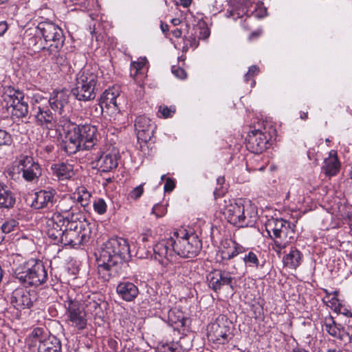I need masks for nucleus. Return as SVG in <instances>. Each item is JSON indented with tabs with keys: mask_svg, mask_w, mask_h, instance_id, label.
I'll use <instances>...</instances> for the list:
<instances>
[{
	"mask_svg": "<svg viewBox=\"0 0 352 352\" xmlns=\"http://www.w3.org/2000/svg\"><path fill=\"white\" fill-rule=\"evenodd\" d=\"M10 107H12V114L16 118H24L28 114V103L25 100V97L21 101H16L15 104H12Z\"/></svg>",
	"mask_w": 352,
	"mask_h": 352,
	"instance_id": "obj_37",
	"label": "nucleus"
},
{
	"mask_svg": "<svg viewBox=\"0 0 352 352\" xmlns=\"http://www.w3.org/2000/svg\"><path fill=\"white\" fill-rule=\"evenodd\" d=\"M217 184L218 186L216 187L215 190H214V196L215 199L223 196L226 191V188L223 186L225 184L224 177H219L217 179Z\"/></svg>",
	"mask_w": 352,
	"mask_h": 352,
	"instance_id": "obj_41",
	"label": "nucleus"
},
{
	"mask_svg": "<svg viewBox=\"0 0 352 352\" xmlns=\"http://www.w3.org/2000/svg\"><path fill=\"white\" fill-rule=\"evenodd\" d=\"M144 65V60L133 62L131 65V75L136 76L139 70L142 69Z\"/></svg>",
	"mask_w": 352,
	"mask_h": 352,
	"instance_id": "obj_50",
	"label": "nucleus"
},
{
	"mask_svg": "<svg viewBox=\"0 0 352 352\" xmlns=\"http://www.w3.org/2000/svg\"><path fill=\"white\" fill-rule=\"evenodd\" d=\"M69 219V216L63 217L59 213H54L47 222V234L54 244H59L64 228Z\"/></svg>",
	"mask_w": 352,
	"mask_h": 352,
	"instance_id": "obj_11",
	"label": "nucleus"
},
{
	"mask_svg": "<svg viewBox=\"0 0 352 352\" xmlns=\"http://www.w3.org/2000/svg\"><path fill=\"white\" fill-rule=\"evenodd\" d=\"M208 336L219 344L228 343L232 338L231 322L225 316H219L208 325Z\"/></svg>",
	"mask_w": 352,
	"mask_h": 352,
	"instance_id": "obj_9",
	"label": "nucleus"
},
{
	"mask_svg": "<svg viewBox=\"0 0 352 352\" xmlns=\"http://www.w3.org/2000/svg\"><path fill=\"white\" fill-rule=\"evenodd\" d=\"M16 199L12 192L3 183H0V208H11Z\"/></svg>",
	"mask_w": 352,
	"mask_h": 352,
	"instance_id": "obj_30",
	"label": "nucleus"
},
{
	"mask_svg": "<svg viewBox=\"0 0 352 352\" xmlns=\"http://www.w3.org/2000/svg\"><path fill=\"white\" fill-rule=\"evenodd\" d=\"M172 34L175 38H180L182 36V31L181 29L176 28L175 30L172 31Z\"/></svg>",
	"mask_w": 352,
	"mask_h": 352,
	"instance_id": "obj_60",
	"label": "nucleus"
},
{
	"mask_svg": "<svg viewBox=\"0 0 352 352\" xmlns=\"http://www.w3.org/2000/svg\"><path fill=\"white\" fill-rule=\"evenodd\" d=\"M171 71L172 73L179 79H184L186 77L185 70L179 67L173 66Z\"/></svg>",
	"mask_w": 352,
	"mask_h": 352,
	"instance_id": "obj_52",
	"label": "nucleus"
},
{
	"mask_svg": "<svg viewBox=\"0 0 352 352\" xmlns=\"http://www.w3.org/2000/svg\"><path fill=\"white\" fill-rule=\"evenodd\" d=\"M208 286L214 292H218L225 286H229L232 290L234 289L233 285L234 278L229 272L221 270H214L209 272L206 276Z\"/></svg>",
	"mask_w": 352,
	"mask_h": 352,
	"instance_id": "obj_12",
	"label": "nucleus"
},
{
	"mask_svg": "<svg viewBox=\"0 0 352 352\" xmlns=\"http://www.w3.org/2000/svg\"><path fill=\"white\" fill-rule=\"evenodd\" d=\"M269 140V135L262 131H251L247 140V148L252 153H261L267 148Z\"/></svg>",
	"mask_w": 352,
	"mask_h": 352,
	"instance_id": "obj_18",
	"label": "nucleus"
},
{
	"mask_svg": "<svg viewBox=\"0 0 352 352\" xmlns=\"http://www.w3.org/2000/svg\"><path fill=\"white\" fill-rule=\"evenodd\" d=\"M152 213L154 214L156 217H161L165 214L166 211L162 206L155 204L153 208Z\"/></svg>",
	"mask_w": 352,
	"mask_h": 352,
	"instance_id": "obj_55",
	"label": "nucleus"
},
{
	"mask_svg": "<svg viewBox=\"0 0 352 352\" xmlns=\"http://www.w3.org/2000/svg\"><path fill=\"white\" fill-rule=\"evenodd\" d=\"M160 28L163 33L166 34L168 32V25H167L166 23L162 22Z\"/></svg>",
	"mask_w": 352,
	"mask_h": 352,
	"instance_id": "obj_64",
	"label": "nucleus"
},
{
	"mask_svg": "<svg viewBox=\"0 0 352 352\" xmlns=\"http://www.w3.org/2000/svg\"><path fill=\"white\" fill-rule=\"evenodd\" d=\"M168 322L174 328L184 327L186 325V318L184 313L178 309H172L168 314Z\"/></svg>",
	"mask_w": 352,
	"mask_h": 352,
	"instance_id": "obj_32",
	"label": "nucleus"
},
{
	"mask_svg": "<svg viewBox=\"0 0 352 352\" xmlns=\"http://www.w3.org/2000/svg\"><path fill=\"white\" fill-rule=\"evenodd\" d=\"M144 184H142L131 190L128 195L129 199L134 201L139 199L144 193Z\"/></svg>",
	"mask_w": 352,
	"mask_h": 352,
	"instance_id": "obj_44",
	"label": "nucleus"
},
{
	"mask_svg": "<svg viewBox=\"0 0 352 352\" xmlns=\"http://www.w3.org/2000/svg\"><path fill=\"white\" fill-rule=\"evenodd\" d=\"M14 276L25 286H39L47 280V270L41 261L30 260L19 264Z\"/></svg>",
	"mask_w": 352,
	"mask_h": 352,
	"instance_id": "obj_3",
	"label": "nucleus"
},
{
	"mask_svg": "<svg viewBox=\"0 0 352 352\" xmlns=\"http://www.w3.org/2000/svg\"><path fill=\"white\" fill-rule=\"evenodd\" d=\"M273 239L272 250L277 254H280L281 250L289 245V240H288L287 234V227L280 233H278L277 236H274Z\"/></svg>",
	"mask_w": 352,
	"mask_h": 352,
	"instance_id": "obj_34",
	"label": "nucleus"
},
{
	"mask_svg": "<svg viewBox=\"0 0 352 352\" xmlns=\"http://www.w3.org/2000/svg\"><path fill=\"white\" fill-rule=\"evenodd\" d=\"M38 352H62L61 343L56 338L41 342L38 346Z\"/></svg>",
	"mask_w": 352,
	"mask_h": 352,
	"instance_id": "obj_33",
	"label": "nucleus"
},
{
	"mask_svg": "<svg viewBox=\"0 0 352 352\" xmlns=\"http://www.w3.org/2000/svg\"><path fill=\"white\" fill-rule=\"evenodd\" d=\"M119 98L120 90L118 87H113L106 89L99 99V113H106L111 117L118 114L120 112Z\"/></svg>",
	"mask_w": 352,
	"mask_h": 352,
	"instance_id": "obj_10",
	"label": "nucleus"
},
{
	"mask_svg": "<svg viewBox=\"0 0 352 352\" xmlns=\"http://www.w3.org/2000/svg\"><path fill=\"white\" fill-rule=\"evenodd\" d=\"M116 292L124 300L129 302L133 300L138 296L139 289L133 283L124 281L117 285Z\"/></svg>",
	"mask_w": 352,
	"mask_h": 352,
	"instance_id": "obj_24",
	"label": "nucleus"
},
{
	"mask_svg": "<svg viewBox=\"0 0 352 352\" xmlns=\"http://www.w3.org/2000/svg\"><path fill=\"white\" fill-rule=\"evenodd\" d=\"M45 56H51L52 60H53L57 65H64L66 62V59L63 55L60 54V51L57 52L56 54H47V52H44Z\"/></svg>",
	"mask_w": 352,
	"mask_h": 352,
	"instance_id": "obj_49",
	"label": "nucleus"
},
{
	"mask_svg": "<svg viewBox=\"0 0 352 352\" xmlns=\"http://www.w3.org/2000/svg\"><path fill=\"white\" fill-rule=\"evenodd\" d=\"M36 300L34 294H31L30 291L23 287L15 289L11 294L10 303L19 311L26 309H30Z\"/></svg>",
	"mask_w": 352,
	"mask_h": 352,
	"instance_id": "obj_13",
	"label": "nucleus"
},
{
	"mask_svg": "<svg viewBox=\"0 0 352 352\" xmlns=\"http://www.w3.org/2000/svg\"><path fill=\"white\" fill-rule=\"evenodd\" d=\"M18 226L19 223L16 220L14 219H6L0 226L1 236L5 237V234L14 232L17 230Z\"/></svg>",
	"mask_w": 352,
	"mask_h": 352,
	"instance_id": "obj_38",
	"label": "nucleus"
},
{
	"mask_svg": "<svg viewBox=\"0 0 352 352\" xmlns=\"http://www.w3.org/2000/svg\"><path fill=\"white\" fill-rule=\"evenodd\" d=\"M324 326L326 331L331 336L343 340L346 333L341 324H337L333 318L331 316L326 317L324 320Z\"/></svg>",
	"mask_w": 352,
	"mask_h": 352,
	"instance_id": "obj_27",
	"label": "nucleus"
},
{
	"mask_svg": "<svg viewBox=\"0 0 352 352\" xmlns=\"http://www.w3.org/2000/svg\"><path fill=\"white\" fill-rule=\"evenodd\" d=\"M210 35V31L208 28H204L201 30L200 34H199V38L206 39Z\"/></svg>",
	"mask_w": 352,
	"mask_h": 352,
	"instance_id": "obj_57",
	"label": "nucleus"
},
{
	"mask_svg": "<svg viewBox=\"0 0 352 352\" xmlns=\"http://www.w3.org/2000/svg\"><path fill=\"white\" fill-rule=\"evenodd\" d=\"M38 111L35 114L36 123L38 126L47 130H55L57 126H61L60 120L63 117L60 116L58 119L56 114L53 113L47 106H38Z\"/></svg>",
	"mask_w": 352,
	"mask_h": 352,
	"instance_id": "obj_14",
	"label": "nucleus"
},
{
	"mask_svg": "<svg viewBox=\"0 0 352 352\" xmlns=\"http://www.w3.org/2000/svg\"><path fill=\"white\" fill-rule=\"evenodd\" d=\"M175 188V182L174 179H173L170 177L167 178L166 180L164 186V191L166 192H170L174 190Z\"/></svg>",
	"mask_w": 352,
	"mask_h": 352,
	"instance_id": "obj_54",
	"label": "nucleus"
},
{
	"mask_svg": "<svg viewBox=\"0 0 352 352\" xmlns=\"http://www.w3.org/2000/svg\"><path fill=\"white\" fill-rule=\"evenodd\" d=\"M175 113V107H167V106H160L158 113L160 118H171Z\"/></svg>",
	"mask_w": 352,
	"mask_h": 352,
	"instance_id": "obj_42",
	"label": "nucleus"
},
{
	"mask_svg": "<svg viewBox=\"0 0 352 352\" xmlns=\"http://www.w3.org/2000/svg\"><path fill=\"white\" fill-rule=\"evenodd\" d=\"M8 30V24L6 21L0 22V36H2Z\"/></svg>",
	"mask_w": 352,
	"mask_h": 352,
	"instance_id": "obj_58",
	"label": "nucleus"
},
{
	"mask_svg": "<svg viewBox=\"0 0 352 352\" xmlns=\"http://www.w3.org/2000/svg\"><path fill=\"white\" fill-rule=\"evenodd\" d=\"M12 143L11 135L5 130L0 129V146H10Z\"/></svg>",
	"mask_w": 352,
	"mask_h": 352,
	"instance_id": "obj_45",
	"label": "nucleus"
},
{
	"mask_svg": "<svg viewBox=\"0 0 352 352\" xmlns=\"http://www.w3.org/2000/svg\"><path fill=\"white\" fill-rule=\"evenodd\" d=\"M52 175L58 181L68 180L74 175L73 165L69 163L59 162L51 166Z\"/></svg>",
	"mask_w": 352,
	"mask_h": 352,
	"instance_id": "obj_23",
	"label": "nucleus"
},
{
	"mask_svg": "<svg viewBox=\"0 0 352 352\" xmlns=\"http://www.w3.org/2000/svg\"><path fill=\"white\" fill-rule=\"evenodd\" d=\"M245 207L241 203L231 202L225 206L223 214L228 221L239 227H252L257 217L254 211L247 212Z\"/></svg>",
	"mask_w": 352,
	"mask_h": 352,
	"instance_id": "obj_8",
	"label": "nucleus"
},
{
	"mask_svg": "<svg viewBox=\"0 0 352 352\" xmlns=\"http://www.w3.org/2000/svg\"><path fill=\"white\" fill-rule=\"evenodd\" d=\"M84 220L83 217H70L59 243L77 247L88 242L90 230L86 228Z\"/></svg>",
	"mask_w": 352,
	"mask_h": 352,
	"instance_id": "obj_6",
	"label": "nucleus"
},
{
	"mask_svg": "<svg viewBox=\"0 0 352 352\" xmlns=\"http://www.w3.org/2000/svg\"><path fill=\"white\" fill-rule=\"evenodd\" d=\"M21 171V166L19 164L18 165L12 166L8 170L7 173L12 179H16L19 177Z\"/></svg>",
	"mask_w": 352,
	"mask_h": 352,
	"instance_id": "obj_48",
	"label": "nucleus"
},
{
	"mask_svg": "<svg viewBox=\"0 0 352 352\" xmlns=\"http://www.w3.org/2000/svg\"><path fill=\"white\" fill-rule=\"evenodd\" d=\"M98 87L97 75L85 68L77 74L71 93L79 101H91L96 98Z\"/></svg>",
	"mask_w": 352,
	"mask_h": 352,
	"instance_id": "obj_5",
	"label": "nucleus"
},
{
	"mask_svg": "<svg viewBox=\"0 0 352 352\" xmlns=\"http://www.w3.org/2000/svg\"><path fill=\"white\" fill-rule=\"evenodd\" d=\"M67 313L69 322L72 326L78 330H82L87 327V319L85 313L80 307V303L77 300H69Z\"/></svg>",
	"mask_w": 352,
	"mask_h": 352,
	"instance_id": "obj_17",
	"label": "nucleus"
},
{
	"mask_svg": "<svg viewBox=\"0 0 352 352\" xmlns=\"http://www.w3.org/2000/svg\"><path fill=\"white\" fill-rule=\"evenodd\" d=\"M36 34L43 37L45 45L41 50L47 54H56L63 46L65 36L63 30L52 21L45 20L36 26Z\"/></svg>",
	"mask_w": 352,
	"mask_h": 352,
	"instance_id": "obj_4",
	"label": "nucleus"
},
{
	"mask_svg": "<svg viewBox=\"0 0 352 352\" xmlns=\"http://www.w3.org/2000/svg\"><path fill=\"white\" fill-rule=\"evenodd\" d=\"M314 155H315V151L314 148H310L309 149V151H307V157L309 160H316V159L314 158Z\"/></svg>",
	"mask_w": 352,
	"mask_h": 352,
	"instance_id": "obj_62",
	"label": "nucleus"
},
{
	"mask_svg": "<svg viewBox=\"0 0 352 352\" xmlns=\"http://www.w3.org/2000/svg\"><path fill=\"white\" fill-rule=\"evenodd\" d=\"M36 151L42 157L47 159L50 157L54 152V144H48L40 145Z\"/></svg>",
	"mask_w": 352,
	"mask_h": 352,
	"instance_id": "obj_40",
	"label": "nucleus"
},
{
	"mask_svg": "<svg viewBox=\"0 0 352 352\" xmlns=\"http://www.w3.org/2000/svg\"><path fill=\"white\" fill-rule=\"evenodd\" d=\"M30 30H27L25 33L23 41L29 48H32L34 50H41L42 47H37L38 41L41 40L36 33L32 34L29 32Z\"/></svg>",
	"mask_w": 352,
	"mask_h": 352,
	"instance_id": "obj_39",
	"label": "nucleus"
},
{
	"mask_svg": "<svg viewBox=\"0 0 352 352\" xmlns=\"http://www.w3.org/2000/svg\"><path fill=\"white\" fill-rule=\"evenodd\" d=\"M65 2H71L74 4H79V5H82V6H85V3H86V0H65Z\"/></svg>",
	"mask_w": 352,
	"mask_h": 352,
	"instance_id": "obj_61",
	"label": "nucleus"
},
{
	"mask_svg": "<svg viewBox=\"0 0 352 352\" xmlns=\"http://www.w3.org/2000/svg\"><path fill=\"white\" fill-rule=\"evenodd\" d=\"M286 227H287V234L288 240H289V244H290L294 239L296 226H295V224L291 223L290 222H289V223L287 224Z\"/></svg>",
	"mask_w": 352,
	"mask_h": 352,
	"instance_id": "obj_53",
	"label": "nucleus"
},
{
	"mask_svg": "<svg viewBox=\"0 0 352 352\" xmlns=\"http://www.w3.org/2000/svg\"><path fill=\"white\" fill-rule=\"evenodd\" d=\"M245 252V248L237 244L235 241H226L223 249L221 250V257L223 260H230L238 254Z\"/></svg>",
	"mask_w": 352,
	"mask_h": 352,
	"instance_id": "obj_29",
	"label": "nucleus"
},
{
	"mask_svg": "<svg viewBox=\"0 0 352 352\" xmlns=\"http://www.w3.org/2000/svg\"><path fill=\"white\" fill-rule=\"evenodd\" d=\"M350 318L346 322L347 325V336L352 338V313L350 312Z\"/></svg>",
	"mask_w": 352,
	"mask_h": 352,
	"instance_id": "obj_56",
	"label": "nucleus"
},
{
	"mask_svg": "<svg viewBox=\"0 0 352 352\" xmlns=\"http://www.w3.org/2000/svg\"><path fill=\"white\" fill-rule=\"evenodd\" d=\"M94 208L98 214H102L107 211V204L103 199H98L94 202Z\"/></svg>",
	"mask_w": 352,
	"mask_h": 352,
	"instance_id": "obj_46",
	"label": "nucleus"
},
{
	"mask_svg": "<svg viewBox=\"0 0 352 352\" xmlns=\"http://www.w3.org/2000/svg\"><path fill=\"white\" fill-rule=\"evenodd\" d=\"M289 221L283 219H272L268 220L266 230L270 234L272 232L274 236H277L278 233L285 229Z\"/></svg>",
	"mask_w": 352,
	"mask_h": 352,
	"instance_id": "obj_35",
	"label": "nucleus"
},
{
	"mask_svg": "<svg viewBox=\"0 0 352 352\" xmlns=\"http://www.w3.org/2000/svg\"><path fill=\"white\" fill-rule=\"evenodd\" d=\"M24 96L23 91L12 86H6L3 88L2 97L3 101L6 103L8 109L10 108V106L12 104H15L16 101H21Z\"/></svg>",
	"mask_w": 352,
	"mask_h": 352,
	"instance_id": "obj_28",
	"label": "nucleus"
},
{
	"mask_svg": "<svg viewBox=\"0 0 352 352\" xmlns=\"http://www.w3.org/2000/svg\"><path fill=\"white\" fill-rule=\"evenodd\" d=\"M302 260V253L296 248H291L289 252L283 258L284 265L290 269H296Z\"/></svg>",
	"mask_w": 352,
	"mask_h": 352,
	"instance_id": "obj_31",
	"label": "nucleus"
},
{
	"mask_svg": "<svg viewBox=\"0 0 352 352\" xmlns=\"http://www.w3.org/2000/svg\"><path fill=\"white\" fill-rule=\"evenodd\" d=\"M60 122L66 133L63 149L69 155L75 154L80 150L94 148L97 146L98 129L95 126L78 125L67 117H63Z\"/></svg>",
	"mask_w": 352,
	"mask_h": 352,
	"instance_id": "obj_2",
	"label": "nucleus"
},
{
	"mask_svg": "<svg viewBox=\"0 0 352 352\" xmlns=\"http://www.w3.org/2000/svg\"><path fill=\"white\" fill-rule=\"evenodd\" d=\"M98 255L104 261L122 265L130 257L129 245L123 238H111L102 245Z\"/></svg>",
	"mask_w": 352,
	"mask_h": 352,
	"instance_id": "obj_7",
	"label": "nucleus"
},
{
	"mask_svg": "<svg viewBox=\"0 0 352 352\" xmlns=\"http://www.w3.org/2000/svg\"><path fill=\"white\" fill-rule=\"evenodd\" d=\"M202 248V243L198 236L185 229L177 230L168 239H162L153 247L155 259L162 265L165 260L173 262L176 254L183 258H194Z\"/></svg>",
	"mask_w": 352,
	"mask_h": 352,
	"instance_id": "obj_1",
	"label": "nucleus"
},
{
	"mask_svg": "<svg viewBox=\"0 0 352 352\" xmlns=\"http://www.w3.org/2000/svg\"><path fill=\"white\" fill-rule=\"evenodd\" d=\"M152 232L151 230H146L145 233L142 234V241L145 242L148 241V238L151 236Z\"/></svg>",
	"mask_w": 352,
	"mask_h": 352,
	"instance_id": "obj_59",
	"label": "nucleus"
},
{
	"mask_svg": "<svg viewBox=\"0 0 352 352\" xmlns=\"http://www.w3.org/2000/svg\"><path fill=\"white\" fill-rule=\"evenodd\" d=\"M259 73V68L256 65H252L249 67L248 72L245 75V80L248 82L252 77Z\"/></svg>",
	"mask_w": 352,
	"mask_h": 352,
	"instance_id": "obj_51",
	"label": "nucleus"
},
{
	"mask_svg": "<svg viewBox=\"0 0 352 352\" xmlns=\"http://www.w3.org/2000/svg\"><path fill=\"white\" fill-rule=\"evenodd\" d=\"M77 210L75 201L72 199L71 195L64 196L59 201L56 206V213H68L67 216L72 217H83L81 214L77 213L76 211Z\"/></svg>",
	"mask_w": 352,
	"mask_h": 352,
	"instance_id": "obj_25",
	"label": "nucleus"
},
{
	"mask_svg": "<svg viewBox=\"0 0 352 352\" xmlns=\"http://www.w3.org/2000/svg\"><path fill=\"white\" fill-rule=\"evenodd\" d=\"M322 170L327 176H334L340 170V162H338L337 153L331 150L329 153V157L324 159Z\"/></svg>",
	"mask_w": 352,
	"mask_h": 352,
	"instance_id": "obj_26",
	"label": "nucleus"
},
{
	"mask_svg": "<svg viewBox=\"0 0 352 352\" xmlns=\"http://www.w3.org/2000/svg\"><path fill=\"white\" fill-rule=\"evenodd\" d=\"M87 306L89 310L93 311L96 315L100 314L102 311L101 303L90 298Z\"/></svg>",
	"mask_w": 352,
	"mask_h": 352,
	"instance_id": "obj_47",
	"label": "nucleus"
},
{
	"mask_svg": "<svg viewBox=\"0 0 352 352\" xmlns=\"http://www.w3.org/2000/svg\"><path fill=\"white\" fill-rule=\"evenodd\" d=\"M75 201L76 207L79 204L82 207L85 208L89 206L91 199V194L85 187L78 188V191L71 195Z\"/></svg>",
	"mask_w": 352,
	"mask_h": 352,
	"instance_id": "obj_36",
	"label": "nucleus"
},
{
	"mask_svg": "<svg viewBox=\"0 0 352 352\" xmlns=\"http://www.w3.org/2000/svg\"><path fill=\"white\" fill-rule=\"evenodd\" d=\"M96 261L98 276L102 281H109L111 278L118 275L120 264L113 263L110 260L104 261L102 259L101 256L97 254Z\"/></svg>",
	"mask_w": 352,
	"mask_h": 352,
	"instance_id": "obj_19",
	"label": "nucleus"
},
{
	"mask_svg": "<svg viewBox=\"0 0 352 352\" xmlns=\"http://www.w3.org/2000/svg\"><path fill=\"white\" fill-rule=\"evenodd\" d=\"M21 166L22 177L26 182L37 180L42 175L40 164L35 162L32 157L23 155L19 160Z\"/></svg>",
	"mask_w": 352,
	"mask_h": 352,
	"instance_id": "obj_15",
	"label": "nucleus"
},
{
	"mask_svg": "<svg viewBox=\"0 0 352 352\" xmlns=\"http://www.w3.org/2000/svg\"><path fill=\"white\" fill-rule=\"evenodd\" d=\"M93 160L92 164L102 172H109L118 166V155L115 153H98Z\"/></svg>",
	"mask_w": 352,
	"mask_h": 352,
	"instance_id": "obj_20",
	"label": "nucleus"
},
{
	"mask_svg": "<svg viewBox=\"0 0 352 352\" xmlns=\"http://www.w3.org/2000/svg\"><path fill=\"white\" fill-rule=\"evenodd\" d=\"M243 259V261L250 267H257L259 265L258 258L256 254L253 252H249Z\"/></svg>",
	"mask_w": 352,
	"mask_h": 352,
	"instance_id": "obj_43",
	"label": "nucleus"
},
{
	"mask_svg": "<svg viewBox=\"0 0 352 352\" xmlns=\"http://www.w3.org/2000/svg\"><path fill=\"white\" fill-rule=\"evenodd\" d=\"M69 95L67 91H54L49 98L48 104L53 111L63 116L65 108L69 102Z\"/></svg>",
	"mask_w": 352,
	"mask_h": 352,
	"instance_id": "obj_21",
	"label": "nucleus"
},
{
	"mask_svg": "<svg viewBox=\"0 0 352 352\" xmlns=\"http://www.w3.org/2000/svg\"><path fill=\"white\" fill-rule=\"evenodd\" d=\"M135 127L138 140L144 142H147L151 140L156 129L154 123L145 116H140L136 118Z\"/></svg>",
	"mask_w": 352,
	"mask_h": 352,
	"instance_id": "obj_16",
	"label": "nucleus"
},
{
	"mask_svg": "<svg viewBox=\"0 0 352 352\" xmlns=\"http://www.w3.org/2000/svg\"><path fill=\"white\" fill-rule=\"evenodd\" d=\"M56 192L52 190H40L34 194L32 206L35 209L50 208L53 206Z\"/></svg>",
	"mask_w": 352,
	"mask_h": 352,
	"instance_id": "obj_22",
	"label": "nucleus"
},
{
	"mask_svg": "<svg viewBox=\"0 0 352 352\" xmlns=\"http://www.w3.org/2000/svg\"><path fill=\"white\" fill-rule=\"evenodd\" d=\"M163 352H181V350L173 346H168Z\"/></svg>",
	"mask_w": 352,
	"mask_h": 352,
	"instance_id": "obj_63",
	"label": "nucleus"
}]
</instances>
